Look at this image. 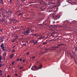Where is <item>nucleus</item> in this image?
<instances>
[{
    "mask_svg": "<svg viewBox=\"0 0 77 77\" xmlns=\"http://www.w3.org/2000/svg\"><path fill=\"white\" fill-rule=\"evenodd\" d=\"M60 46H61L60 44V45H58L57 46H56L52 47V50H56V51H57L59 49H60V47H59Z\"/></svg>",
    "mask_w": 77,
    "mask_h": 77,
    "instance_id": "nucleus-1",
    "label": "nucleus"
},
{
    "mask_svg": "<svg viewBox=\"0 0 77 77\" xmlns=\"http://www.w3.org/2000/svg\"><path fill=\"white\" fill-rule=\"evenodd\" d=\"M30 28L28 29L26 31V32H23V34H24L25 35H27V34L29 33H30Z\"/></svg>",
    "mask_w": 77,
    "mask_h": 77,
    "instance_id": "nucleus-2",
    "label": "nucleus"
},
{
    "mask_svg": "<svg viewBox=\"0 0 77 77\" xmlns=\"http://www.w3.org/2000/svg\"><path fill=\"white\" fill-rule=\"evenodd\" d=\"M31 69L32 71H36L38 70V67L36 66H32L31 68Z\"/></svg>",
    "mask_w": 77,
    "mask_h": 77,
    "instance_id": "nucleus-3",
    "label": "nucleus"
},
{
    "mask_svg": "<svg viewBox=\"0 0 77 77\" xmlns=\"http://www.w3.org/2000/svg\"><path fill=\"white\" fill-rule=\"evenodd\" d=\"M60 18V16L59 15H56L54 17L53 19L54 20H57V19H59Z\"/></svg>",
    "mask_w": 77,
    "mask_h": 77,
    "instance_id": "nucleus-4",
    "label": "nucleus"
},
{
    "mask_svg": "<svg viewBox=\"0 0 77 77\" xmlns=\"http://www.w3.org/2000/svg\"><path fill=\"white\" fill-rule=\"evenodd\" d=\"M57 2H55L53 3V4H55L56 5V6H59L60 5V3L59 1H56Z\"/></svg>",
    "mask_w": 77,
    "mask_h": 77,
    "instance_id": "nucleus-5",
    "label": "nucleus"
},
{
    "mask_svg": "<svg viewBox=\"0 0 77 77\" xmlns=\"http://www.w3.org/2000/svg\"><path fill=\"white\" fill-rule=\"evenodd\" d=\"M59 27L60 28H62V29H63V27H68V26L66 25H65L64 26H59Z\"/></svg>",
    "mask_w": 77,
    "mask_h": 77,
    "instance_id": "nucleus-6",
    "label": "nucleus"
},
{
    "mask_svg": "<svg viewBox=\"0 0 77 77\" xmlns=\"http://www.w3.org/2000/svg\"><path fill=\"white\" fill-rule=\"evenodd\" d=\"M4 54H3V56L4 57V61H5V57H6V52H4Z\"/></svg>",
    "mask_w": 77,
    "mask_h": 77,
    "instance_id": "nucleus-7",
    "label": "nucleus"
},
{
    "mask_svg": "<svg viewBox=\"0 0 77 77\" xmlns=\"http://www.w3.org/2000/svg\"><path fill=\"white\" fill-rule=\"evenodd\" d=\"M45 39V37H43L42 36H40L39 38H38V39H39L41 40V39Z\"/></svg>",
    "mask_w": 77,
    "mask_h": 77,
    "instance_id": "nucleus-8",
    "label": "nucleus"
},
{
    "mask_svg": "<svg viewBox=\"0 0 77 77\" xmlns=\"http://www.w3.org/2000/svg\"><path fill=\"white\" fill-rule=\"evenodd\" d=\"M51 3L48 2L47 4H45V5L47 6V7H50Z\"/></svg>",
    "mask_w": 77,
    "mask_h": 77,
    "instance_id": "nucleus-9",
    "label": "nucleus"
},
{
    "mask_svg": "<svg viewBox=\"0 0 77 77\" xmlns=\"http://www.w3.org/2000/svg\"><path fill=\"white\" fill-rule=\"evenodd\" d=\"M42 65H41V64H40L39 66H38V70L39 69H42Z\"/></svg>",
    "mask_w": 77,
    "mask_h": 77,
    "instance_id": "nucleus-10",
    "label": "nucleus"
},
{
    "mask_svg": "<svg viewBox=\"0 0 77 77\" xmlns=\"http://www.w3.org/2000/svg\"><path fill=\"white\" fill-rule=\"evenodd\" d=\"M9 13H10V14H8V15L9 17H11V14H12V11H9Z\"/></svg>",
    "mask_w": 77,
    "mask_h": 77,
    "instance_id": "nucleus-11",
    "label": "nucleus"
},
{
    "mask_svg": "<svg viewBox=\"0 0 77 77\" xmlns=\"http://www.w3.org/2000/svg\"><path fill=\"white\" fill-rule=\"evenodd\" d=\"M1 48H5V47H4V44L3 43H2V44L0 45Z\"/></svg>",
    "mask_w": 77,
    "mask_h": 77,
    "instance_id": "nucleus-12",
    "label": "nucleus"
},
{
    "mask_svg": "<svg viewBox=\"0 0 77 77\" xmlns=\"http://www.w3.org/2000/svg\"><path fill=\"white\" fill-rule=\"evenodd\" d=\"M14 57V54H12L10 55V59H12Z\"/></svg>",
    "mask_w": 77,
    "mask_h": 77,
    "instance_id": "nucleus-13",
    "label": "nucleus"
},
{
    "mask_svg": "<svg viewBox=\"0 0 77 77\" xmlns=\"http://www.w3.org/2000/svg\"><path fill=\"white\" fill-rule=\"evenodd\" d=\"M43 24H45L46 27H47V26H48V23H47L46 22H44L43 23Z\"/></svg>",
    "mask_w": 77,
    "mask_h": 77,
    "instance_id": "nucleus-14",
    "label": "nucleus"
},
{
    "mask_svg": "<svg viewBox=\"0 0 77 77\" xmlns=\"http://www.w3.org/2000/svg\"><path fill=\"white\" fill-rule=\"evenodd\" d=\"M2 15L3 17H5V14L3 13H2Z\"/></svg>",
    "mask_w": 77,
    "mask_h": 77,
    "instance_id": "nucleus-15",
    "label": "nucleus"
},
{
    "mask_svg": "<svg viewBox=\"0 0 77 77\" xmlns=\"http://www.w3.org/2000/svg\"><path fill=\"white\" fill-rule=\"evenodd\" d=\"M66 2H68V3H70L71 2V0H67V1H66Z\"/></svg>",
    "mask_w": 77,
    "mask_h": 77,
    "instance_id": "nucleus-16",
    "label": "nucleus"
},
{
    "mask_svg": "<svg viewBox=\"0 0 77 77\" xmlns=\"http://www.w3.org/2000/svg\"><path fill=\"white\" fill-rule=\"evenodd\" d=\"M37 43H38V41L37 40L36 42H35L34 43V45H35L36 44H37Z\"/></svg>",
    "mask_w": 77,
    "mask_h": 77,
    "instance_id": "nucleus-17",
    "label": "nucleus"
},
{
    "mask_svg": "<svg viewBox=\"0 0 77 77\" xmlns=\"http://www.w3.org/2000/svg\"><path fill=\"white\" fill-rule=\"evenodd\" d=\"M4 65V64L0 63V67H2V66H3Z\"/></svg>",
    "mask_w": 77,
    "mask_h": 77,
    "instance_id": "nucleus-18",
    "label": "nucleus"
},
{
    "mask_svg": "<svg viewBox=\"0 0 77 77\" xmlns=\"http://www.w3.org/2000/svg\"><path fill=\"white\" fill-rule=\"evenodd\" d=\"M30 35H32V36H36V34H31Z\"/></svg>",
    "mask_w": 77,
    "mask_h": 77,
    "instance_id": "nucleus-19",
    "label": "nucleus"
},
{
    "mask_svg": "<svg viewBox=\"0 0 77 77\" xmlns=\"http://www.w3.org/2000/svg\"><path fill=\"white\" fill-rule=\"evenodd\" d=\"M35 56H32L31 58V59H32L33 60V59H35Z\"/></svg>",
    "mask_w": 77,
    "mask_h": 77,
    "instance_id": "nucleus-20",
    "label": "nucleus"
},
{
    "mask_svg": "<svg viewBox=\"0 0 77 77\" xmlns=\"http://www.w3.org/2000/svg\"><path fill=\"white\" fill-rule=\"evenodd\" d=\"M51 27H53L54 28V27H57V26L56 25L52 26Z\"/></svg>",
    "mask_w": 77,
    "mask_h": 77,
    "instance_id": "nucleus-21",
    "label": "nucleus"
},
{
    "mask_svg": "<svg viewBox=\"0 0 77 77\" xmlns=\"http://www.w3.org/2000/svg\"><path fill=\"white\" fill-rule=\"evenodd\" d=\"M4 38H5L4 37H1V38H0V40H3V39H4Z\"/></svg>",
    "mask_w": 77,
    "mask_h": 77,
    "instance_id": "nucleus-22",
    "label": "nucleus"
},
{
    "mask_svg": "<svg viewBox=\"0 0 77 77\" xmlns=\"http://www.w3.org/2000/svg\"><path fill=\"white\" fill-rule=\"evenodd\" d=\"M11 63H12V65H13L15 63V62H14V61L12 62Z\"/></svg>",
    "mask_w": 77,
    "mask_h": 77,
    "instance_id": "nucleus-23",
    "label": "nucleus"
},
{
    "mask_svg": "<svg viewBox=\"0 0 77 77\" xmlns=\"http://www.w3.org/2000/svg\"><path fill=\"white\" fill-rule=\"evenodd\" d=\"M5 11L7 14H8V13L9 12V10L8 11V10H5Z\"/></svg>",
    "mask_w": 77,
    "mask_h": 77,
    "instance_id": "nucleus-24",
    "label": "nucleus"
},
{
    "mask_svg": "<svg viewBox=\"0 0 77 77\" xmlns=\"http://www.w3.org/2000/svg\"><path fill=\"white\" fill-rule=\"evenodd\" d=\"M23 66H22L21 67H20V69H23Z\"/></svg>",
    "mask_w": 77,
    "mask_h": 77,
    "instance_id": "nucleus-25",
    "label": "nucleus"
},
{
    "mask_svg": "<svg viewBox=\"0 0 77 77\" xmlns=\"http://www.w3.org/2000/svg\"><path fill=\"white\" fill-rule=\"evenodd\" d=\"M40 9H41L42 11H44V9H43L42 8H40Z\"/></svg>",
    "mask_w": 77,
    "mask_h": 77,
    "instance_id": "nucleus-26",
    "label": "nucleus"
},
{
    "mask_svg": "<svg viewBox=\"0 0 77 77\" xmlns=\"http://www.w3.org/2000/svg\"><path fill=\"white\" fill-rule=\"evenodd\" d=\"M47 44V42H44L42 44L43 45H44L45 44Z\"/></svg>",
    "mask_w": 77,
    "mask_h": 77,
    "instance_id": "nucleus-27",
    "label": "nucleus"
},
{
    "mask_svg": "<svg viewBox=\"0 0 77 77\" xmlns=\"http://www.w3.org/2000/svg\"><path fill=\"white\" fill-rule=\"evenodd\" d=\"M3 10H5V9H4V8H2L1 9H0L1 11H3Z\"/></svg>",
    "mask_w": 77,
    "mask_h": 77,
    "instance_id": "nucleus-28",
    "label": "nucleus"
},
{
    "mask_svg": "<svg viewBox=\"0 0 77 77\" xmlns=\"http://www.w3.org/2000/svg\"><path fill=\"white\" fill-rule=\"evenodd\" d=\"M32 43H34V42H35V41L34 40H32Z\"/></svg>",
    "mask_w": 77,
    "mask_h": 77,
    "instance_id": "nucleus-29",
    "label": "nucleus"
},
{
    "mask_svg": "<svg viewBox=\"0 0 77 77\" xmlns=\"http://www.w3.org/2000/svg\"><path fill=\"white\" fill-rule=\"evenodd\" d=\"M22 15V13H20L18 15V16H19V15Z\"/></svg>",
    "mask_w": 77,
    "mask_h": 77,
    "instance_id": "nucleus-30",
    "label": "nucleus"
},
{
    "mask_svg": "<svg viewBox=\"0 0 77 77\" xmlns=\"http://www.w3.org/2000/svg\"><path fill=\"white\" fill-rule=\"evenodd\" d=\"M3 0H1V2L2 3H3Z\"/></svg>",
    "mask_w": 77,
    "mask_h": 77,
    "instance_id": "nucleus-31",
    "label": "nucleus"
},
{
    "mask_svg": "<svg viewBox=\"0 0 77 77\" xmlns=\"http://www.w3.org/2000/svg\"><path fill=\"white\" fill-rule=\"evenodd\" d=\"M2 60V56H1L0 57V61Z\"/></svg>",
    "mask_w": 77,
    "mask_h": 77,
    "instance_id": "nucleus-32",
    "label": "nucleus"
},
{
    "mask_svg": "<svg viewBox=\"0 0 77 77\" xmlns=\"http://www.w3.org/2000/svg\"><path fill=\"white\" fill-rule=\"evenodd\" d=\"M57 33L56 32L54 31V32H52V33H54V34H55V33Z\"/></svg>",
    "mask_w": 77,
    "mask_h": 77,
    "instance_id": "nucleus-33",
    "label": "nucleus"
},
{
    "mask_svg": "<svg viewBox=\"0 0 77 77\" xmlns=\"http://www.w3.org/2000/svg\"><path fill=\"white\" fill-rule=\"evenodd\" d=\"M20 61L21 62L22 61V58H21L20 59Z\"/></svg>",
    "mask_w": 77,
    "mask_h": 77,
    "instance_id": "nucleus-34",
    "label": "nucleus"
},
{
    "mask_svg": "<svg viewBox=\"0 0 77 77\" xmlns=\"http://www.w3.org/2000/svg\"><path fill=\"white\" fill-rule=\"evenodd\" d=\"M50 9H52V8H53V6H52L50 7Z\"/></svg>",
    "mask_w": 77,
    "mask_h": 77,
    "instance_id": "nucleus-35",
    "label": "nucleus"
},
{
    "mask_svg": "<svg viewBox=\"0 0 77 77\" xmlns=\"http://www.w3.org/2000/svg\"><path fill=\"white\" fill-rule=\"evenodd\" d=\"M2 31H3V29H1L0 30V31L1 32H2Z\"/></svg>",
    "mask_w": 77,
    "mask_h": 77,
    "instance_id": "nucleus-36",
    "label": "nucleus"
},
{
    "mask_svg": "<svg viewBox=\"0 0 77 77\" xmlns=\"http://www.w3.org/2000/svg\"><path fill=\"white\" fill-rule=\"evenodd\" d=\"M60 45H64V44H60Z\"/></svg>",
    "mask_w": 77,
    "mask_h": 77,
    "instance_id": "nucleus-37",
    "label": "nucleus"
},
{
    "mask_svg": "<svg viewBox=\"0 0 77 77\" xmlns=\"http://www.w3.org/2000/svg\"><path fill=\"white\" fill-rule=\"evenodd\" d=\"M3 42V40H1L0 41V42Z\"/></svg>",
    "mask_w": 77,
    "mask_h": 77,
    "instance_id": "nucleus-38",
    "label": "nucleus"
},
{
    "mask_svg": "<svg viewBox=\"0 0 77 77\" xmlns=\"http://www.w3.org/2000/svg\"><path fill=\"white\" fill-rule=\"evenodd\" d=\"M2 70L0 69V73H2Z\"/></svg>",
    "mask_w": 77,
    "mask_h": 77,
    "instance_id": "nucleus-39",
    "label": "nucleus"
},
{
    "mask_svg": "<svg viewBox=\"0 0 77 77\" xmlns=\"http://www.w3.org/2000/svg\"><path fill=\"white\" fill-rule=\"evenodd\" d=\"M12 51L13 52H14V51H15V49H14V50H12Z\"/></svg>",
    "mask_w": 77,
    "mask_h": 77,
    "instance_id": "nucleus-40",
    "label": "nucleus"
},
{
    "mask_svg": "<svg viewBox=\"0 0 77 77\" xmlns=\"http://www.w3.org/2000/svg\"><path fill=\"white\" fill-rule=\"evenodd\" d=\"M48 38V36H47L45 38V39H47V38Z\"/></svg>",
    "mask_w": 77,
    "mask_h": 77,
    "instance_id": "nucleus-41",
    "label": "nucleus"
},
{
    "mask_svg": "<svg viewBox=\"0 0 77 77\" xmlns=\"http://www.w3.org/2000/svg\"><path fill=\"white\" fill-rule=\"evenodd\" d=\"M26 54L27 55H29V52L26 53Z\"/></svg>",
    "mask_w": 77,
    "mask_h": 77,
    "instance_id": "nucleus-42",
    "label": "nucleus"
},
{
    "mask_svg": "<svg viewBox=\"0 0 77 77\" xmlns=\"http://www.w3.org/2000/svg\"><path fill=\"white\" fill-rule=\"evenodd\" d=\"M2 50H3V51H5V48H2Z\"/></svg>",
    "mask_w": 77,
    "mask_h": 77,
    "instance_id": "nucleus-43",
    "label": "nucleus"
},
{
    "mask_svg": "<svg viewBox=\"0 0 77 77\" xmlns=\"http://www.w3.org/2000/svg\"><path fill=\"white\" fill-rule=\"evenodd\" d=\"M46 8H47V7H44L43 8V9H46Z\"/></svg>",
    "mask_w": 77,
    "mask_h": 77,
    "instance_id": "nucleus-44",
    "label": "nucleus"
},
{
    "mask_svg": "<svg viewBox=\"0 0 77 77\" xmlns=\"http://www.w3.org/2000/svg\"><path fill=\"white\" fill-rule=\"evenodd\" d=\"M2 22H4V21H5V20H1Z\"/></svg>",
    "mask_w": 77,
    "mask_h": 77,
    "instance_id": "nucleus-45",
    "label": "nucleus"
},
{
    "mask_svg": "<svg viewBox=\"0 0 77 77\" xmlns=\"http://www.w3.org/2000/svg\"><path fill=\"white\" fill-rule=\"evenodd\" d=\"M19 60H20L19 58H18L17 60V62H18V61H19Z\"/></svg>",
    "mask_w": 77,
    "mask_h": 77,
    "instance_id": "nucleus-46",
    "label": "nucleus"
},
{
    "mask_svg": "<svg viewBox=\"0 0 77 77\" xmlns=\"http://www.w3.org/2000/svg\"><path fill=\"white\" fill-rule=\"evenodd\" d=\"M52 6H53V8H55V7H56V6H55V5H53Z\"/></svg>",
    "mask_w": 77,
    "mask_h": 77,
    "instance_id": "nucleus-47",
    "label": "nucleus"
},
{
    "mask_svg": "<svg viewBox=\"0 0 77 77\" xmlns=\"http://www.w3.org/2000/svg\"><path fill=\"white\" fill-rule=\"evenodd\" d=\"M25 61H26V60H24L23 61V62H24Z\"/></svg>",
    "mask_w": 77,
    "mask_h": 77,
    "instance_id": "nucleus-48",
    "label": "nucleus"
},
{
    "mask_svg": "<svg viewBox=\"0 0 77 77\" xmlns=\"http://www.w3.org/2000/svg\"><path fill=\"white\" fill-rule=\"evenodd\" d=\"M49 41H50V40H46V42H49Z\"/></svg>",
    "mask_w": 77,
    "mask_h": 77,
    "instance_id": "nucleus-49",
    "label": "nucleus"
},
{
    "mask_svg": "<svg viewBox=\"0 0 77 77\" xmlns=\"http://www.w3.org/2000/svg\"><path fill=\"white\" fill-rule=\"evenodd\" d=\"M3 75V74L2 73H0V75Z\"/></svg>",
    "mask_w": 77,
    "mask_h": 77,
    "instance_id": "nucleus-50",
    "label": "nucleus"
},
{
    "mask_svg": "<svg viewBox=\"0 0 77 77\" xmlns=\"http://www.w3.org/2000/svg\"><path fill=\"white\" fill-rule=\"evenodd\" d=\"M70 56L71 57H72V54L70 55Z\"/></svg>",
    "mask_w": 77,
    "mask_h": 77,
    "instance_id": "nucleus-51",
    "label": "nucleus"
},
{
    "mask_svg": "<svg viewBox=\"0 0 77 77\" xmlns=\"http://www.w3.org/2000/svg\"><path fill=\"white\" fill-rule=\"evenodd\" d=\"M58 50V51H61V50H62L61 49H60V50Z\"/></svg>",
    "mask_w": 77,
    "mask_h": 77,
    "instance_id": "nucleus-52",
    "label": "nucleus"
},
{
    "mask_svg": "<svg viewBox=\"0 0 77 77\" xmlns=\"http://www.w3.org/2000/svg\"><path fill=\"white\" fill-rule=\"evenodd\" d=\"M12 0H10V2H11V3L12 2H12Z\"/></svg>",
    "mask_w": 77,
    "mask_h": 77,
    "instance_id": "nucleus-53",
    "label": "nucleus"
},
{
    "mask_svg": "<svg viewBox=\"0 0 77 77\" xmlns=\"http://www.w3.org/2000/svg\"><path fill=\"white\" fill-rule=\"evenodd\" d=\"M15 47V45L14 46L12 47V48H14V47Z\"/></svg>",
    "mask_w": 77,
    "mask_h": 77,
    "instance_id": "nucleus-54",
    "label": "nucleus"
},
{
    "mask_svg": "<svg viewBox=\"0 0 77 77\" xmlns=\"http://www.w3.org/2000/svg\"><path fill=\"white\" fill-rule=\"evenodd\" d=\"M40 5H42V2H40Z\"/></svg>",
    "mask_w": 77,
    "mask_h": 77,
    "instance_id": "nucleus-55",
    "label": "nucleus"
},
{
    "mask_svg": "<svg viewBox=\"0 0 77 77\" xmlns=\"http://www.w3.org/2000/svg\"><path fill=\"white\" fill-rule=\"evenodd\" d=\"M7 77H10V76L9 75H7Z\"/></svg>",
    "mask_w": 77,
    "mask_h": 77,
    "instance_id": "nucleus-56",
    "label": "nucleus"
},
{
    "mask_svg": "<svg viewBox=\"0 0 77 77\" xmlns=\"http://www.w3.org/2000/svg\"><path fill=\"white\" fill-rule=\"evenodd\" d=\"M31 32H33V31L32 30L31 31Z\"/></svg>",
    "mask_w": 77,
    "mask_h": 77,
    "instance_id": "nucleus-57",
    "label": "nucleus"
},
{
    "mask_svg": "<svg viewBox=\"0 0 77 77\" xmlns=\"http://www.w3.org/2000/svg\"><path fill=\"white\" fill-rule=\"evenodd\" d=\"M8 69H11V68H10V67H8Z\"/></svg>",
    "mask_w": 77,
    "mask_h": 77,
    "instance_id": "nucleus-58",
    "label": "nucleus"
},
{
    "mask_svg": "<svg viewBox=\"0 0 77 77\" xmlns=\"http://www.w3.org/2000/svg\"><path fill=\"white\" fill-rule=\"evenodd\" d=\"M16 76H17L18 75V74H16Z\"/></svg>",
    "mask_w": 77,
    "mask_h": 77,
    "instance_id": "nucleus-59",
    "label": "nucleus"
},
{
    "mask_svg": "<svg viewBox=\"0 0 77 77\" xmlns=\"http://www.w3.org/2000/svg\"><path fill=\"white\" fill-rule=\"evenodd\" d=\"M71 55V53H69V55H70H70Z\"/></svg>",
    "mask_w": 77,
    "mask_h": 77,
    "instance_id": "nucleus-60",
    "label": "nucleus"
},
{
    "mask_svg": "<svg viewBox=\"0 0 77 77\" xmlns=\"http://www.w3.org/2000/svg\"><path fill=\"white\" fill-rule=\"evenodd\" d=\"M20 10H18L17 11V12H20Z\"/></svg>",
    "mask_w": 77,
    "mask_h": 77,
    "instance_id": "nucleus-61",
    "label": "nucleus"
},
{
    "mask_svg": "<svg viewBox=\"0 0 77 77\" xmlns=\"http://www.w3.org/2000/svg\"><path fill=\"white\" fill-rule=\"evenodd\" d=\"M31 3V2H29V3H28L29 4H30Z\"/></svg>",
    "mask_w": 77,
    "mask_h": 77,
    "instance_id": "nucleus-62",
    "label": "nucleus"
},
{
    "mask_svg": "<svg viewBox=\"0 0 77 77\" xmlns=\"http://www.w3.org/2000/svg\"><path fill=\"white\" fill-rule=\"evenodd\" d=\"M26 6H27V5H29V3L28 4H27V5H26Z\"/></svg>",
    "mask_w": 77,
    "mask_h": 77,
    "instance_id": "nucleus-63",
    "label": "nucleus"
},
{
    "mask_svg": "<svg viewBox=\"0 0 77 77\" xmlns=\"http://www.w3.org/2000/svg\"><path fill=\"white\" fill-rule=\"evenodd\" d=\"M26 8H29V7L27 6V7H26Z\"/></svg>",
    "mask_w": 77,
    "mask_h": 77,
    "instance_id": "nucleus-64",
    "label": "nucleus"
}]
</instances>
